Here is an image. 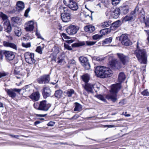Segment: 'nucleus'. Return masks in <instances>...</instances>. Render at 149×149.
<instances>
[{"label":"nucleus","mask_w":149,"mask_h":149,"mask_svg":"<svg viewBox=\"0 0 149 149\" xmlns=\"http://www.w3.org/2000/svg\"><path fill=\"white\" fill-rule=\"evenodd\" d=\"M125 78V76L123 72H121L119 73L118 78V81L119 83L112 86L110 94L106 96V98L107 99L110 100L113 102H115L117 100V93L121 87L120 83L123 81Z\"/></svg>","instance_id":"1"},{"label":"nucleus","mask_w":149,"mask_h":149,"mask_svg":"<svg viewBox=\"0 0 149 149\" xmlns=\"http://www.w3.org/2000/svg\"><path fill=\"white\" fill-rule=\"evenodd\" d=\"M95 72L98 77L102 78L111 77L113 73L112 71L109 68L101 65L96 67Z\"/></svg>","instance_id":"2"},{"label":"nucleus","mask_w":149,"mask_h":149,"mask_svg":"<svg viewBox=\"0 0 149 149\" xmlns=\"http://www.w3.org/2000/svg\"><path fill=\"white\" fill-rule=\"evenodd\" d=\"M139 41L137 42V48L138 49L135 51V54L139 62L141 64H145L147 63V56L145 49H139Z\"/></svg>","instance_id":"3"},{"label":"nucleus","mask_w":149,"mask_h":149,"mask_svg":"<svg viewBox=\"0 0 149 149\" xmlns=\"http://www.w3.org/2000/svg\"><path fill=\"white\" fill-rule=\"evenodd\" d=\"M4 55L5 60L8 62L13 60L15 58V55L13 52L10 51L1 50L0 51L1 58H3V55Z\"/></svg>","instance_id":"4"},{"label":"nucleus","mask_w":149,"mask_h":149,"mask_svg":"<svg viewBox=\"0 0 149 149\" xmlns=\"http://www.w3.org/2000/svg\"><path fill=\"white\" fill-rule=\"evenodd\" d=\"M63 3L73 10L76 11L78 9V4L73 0H63Z\"/></svg>","instance_id":"5"},{"label":"nucleus","mask_w":149,"mask_h":149,"mask_svg":"<svg viewBox=\"0 0 149 149\" xmlns=\"http://www.w3.org/2000/svg\"><path fill=\"white\" fill-rule=\"evenodd\" d=\"M34 54L33 53L26 52L24 54L25 59L26 62L28 63L33 64L36 62V60L34 58Z\"/></svg>","instance_id":"6"},{"label":"nucleus","mask_w":149,"mask_h":149,"mask_svg":"<svg viewBox=\"0 0 149 149\" xmlns=\"http://www.w3.org/2000/svg\"><path fill=\"white\" fill-rule=\"evenodd\" d=\"M119 40L123 45L126 46H129L132 44L127 35L125 34L122 35L120 37Z\"/></svg>","instance_id":"7"},{"label":"nucleus","mask_w":149,"mask_h":149,"mask_svg":"<svg viewBox=\"0 0 149 149\" xmlns=\"http://www.w3.org/2000/svg\"><path fill=\"white\" fill-rule=\"evenodd\" d=\"M95 43V42L89 41L79 42L72 44L71 46L72 47H79L84 45L86 44L87 46H92L94 45Z\"/></svg>","instance_id":"8"},{"label":"nucleus","mask_w":149,"mask_h":149,"mask_svg":"<svg viewBox=\"0 0 149 149\" xmlns=\"http://www.w3.org/2000/svg\"><path fill=\"white\" fill-rule=\"evenodd\" d=\"M24 70L20 68H16L14 71V74L17 78H21L25 75Z\"/></svg>","instance_id":"9"},{"label":"nucleus","mask_w":149,"mask_h":149,"mask_svg":"<svg viewBox=\"0 0 149 149\" xmlns=\"http://www.w3.org/2000/svg\"><path fill=\"white\" fill-rule=\"evenodd\" d=\"M109 63L110 67L114 69H119L121 67V63L117 59H112L109 61Z\"/></svg>","instance_id":"10"},{"label":"nucleus","mask_w":149,"mask_h":149,"mask_svg":"<svg viewBox=\"0 0 149 149\" xmlns=\"http://www.w3.org/2000/svg\"><path fill=\"white\" fill-rule=\"evenodd\" d=\"M21 90L22 89H21L14 88L8 89L6 91V92L9 96L11 97L12 98H14L17 95L16 92L19 94Z\"/></svg>","instance_id":"11"},{"label":"nucleus","mask_w":149,"mask_h":149,"mask_svg":"<svg viewBox=\"0 0 149 149\" xmlns=\"http://www.w3.org/2000/svg\"><path fill=\"white\" fill-rule=\"evenodd\" d=\"M79 60L85 69L88 70L90 69V65L87 58L83 56H81L79 58Z\"/></svg>","instance_id":"12"},{"label":"nucleus","mask_w":149,"mask_h":149,"mask_svg":"<svg viewBox=\"0 0 149 149\" xmlns=\"http://www.w3.org/2000/svg\"><path fill=\"white\" fill-rule=\"evenodd\" d=\"M50 80V78L49 74L43 75L38 79V82L40 84L48 83Z\"/></svg>","instance_id":"13"},{"label":"nucleus","mask_w":149,"mask_h":149,"mask_svg":"<svg viewBox=\"0 0 149 149\" xmlns=\"http://www.w3.org/2000/svg\"><path fill=\"white\" fill-rule=\"evenodd\" d=\"M77 27L74 25H70L66 29L67 32L70 35L75 34L77 32Z\"/></svg>","instance_id":"14"},{"label":"nucleus","mask_w":149,"mask_h":149,"mask_svg":"<svg viewBox=\"0 0 149 149\" xmlns=\"http://www.w3.org/2000/svg\"><path fill=\"white\" fill-rule=\"evenodd\" d=\"M39 104L40 110L47 111L51 106L50 104H47L46 100H43L40 102Z\"/></svg>","instance_id":"15"},{"label":"nucleus","mask_w":149,"mask_h":149,"mask_svg":"<svg viewBox=\"0 0 149 149\" xmlns=\"http://www.w3.org/2000/svg\"><path fill=\"white\" fill-rule=\"evenodd\" d=\"M117 55L118 57L123 65L126 64L128 62L129 59L127 56H125L121 53H118Z\"/></svg>","instance_id":"16"},{"label":"nucleus","mask_w":149,"mask_h":149,"mask_svg":"<svg viewBox=\"0 0 149 149\" xmlns=\"http://www.w3.org/2000/svg\"><path fill=\"white\" fill-rule=\"evenodd\" d=\"M33 21H30L26 23L25 25V29L26 31H33L34 26Z\"/></svg>","instance_id":"17"},{"label":"nucleus","mask_w":149,"mask_h":149,"mask_svg":"<svg viewBox=\"0 0 149 149\" xmlns=\"http://www.w3.org/2000/svg\"><path fill=\"white\" fill-rule=\"evenodd\" d=\"M3 45L5 47L12 48L16 50L17 49V47L15 43L11 42L8 41H4L3 42Z\"/></svg>","instance_id":"18"},{"label":"nucleus","mask_w":149,"mask_h":149,"mask_svg":"<svg viewBox=\"0 0 149 149\" xmlns=\"http://www.w3.org/2000/svg\"><path fill=\"white\" fill-rule=\"evenodd\" d=\"M120 9L118 8L112 9L111 11V16L113 18H117L119 17L120 14Z\"/></svg>","instance_id":"19"},{"label":"nucleus","mask_w":149,"mask_h":149,"mask_svg":"<svg viewBox=\"0 0 149 149\" xmlns=\"http://www.w3.org/2000/svg\"><path fill=\"white\" fill-rule=\"evenodd\" d=\"M94 85L93 84L86 83L85 85H83V87L84 88V89L88 93H93Z\"/></svg>","instance_id":"20"},{"label":"nucleus","mask_w":149,"mask_h":149,"mask_svg":"<svg viewBox=\"0 0 149 149\" xmlns=\"http://www.w3.org/2000/svg\"><path fill=\"white\" fill-rule=\"evenodd\" d=\"M51 94V91L49 87H46L44 88L42 94L44 98L50 96Z\"/></svg>","instance_id":"21"},{"label":"nucleus","mask_w":149,"mask_h":149,"mask_svg":"<svg viewBox=\"0 0 149 149\" xmlns=\"http://www.w3.org/2000/svg\"><path fill=\"white\" fill-rule=\"evenodd\" d=\"M61 18L62 21L64 22H68L70 20L71 15L69 13H65L61 15Z\"/></svg>","instance_id":"22"},{"label":"nucleus","mask_w":149,"mask_h":149,"mask_svg":"<svg viewBox=\"0 0 149 149\" xmlns=\"http://www.w3.org/2000/svg\"><path fill=\"white\" fill-rule=\"evenodd\" d=\"M40 96V93L37 91L32 93L29 97L33 101H36L39 100Z\"/></svg>","instance_id":"23"},{"label":"nucleus","mask_w":149,"mask_h":149,"mask_svg":"<svg viewBox=\"0 0 149 149\" xmlns=\"http://www.w3.org/2000/svg\"><path fill=\"white\" fill-rule=\"evenodd\" d=\"M25 7L24 3L22 1H18L17 3L16 7L17 11L19 12L23 10Z\"/></svg>","instance_id":"24"},{"label":"nucleus","mask_w":149,"mask_h":149,"mask_svg":"<svg viewBox=\"0 0 149 149\" xmlns=\"http://www.w3.org/2000/svg\"><path fill=\"white\" fill-rule=\"evenodd\" d=\"M4 26L5 28V31L9 33L11 32L12 29L8 21H6L4 23Z\"/></svg>","instance_id":"25"},{"label":"nucleus","mask_w":149,"mask_h":149,"mask_svg":"<svg viewBox=\"0 0 149 149\" xmlns=\"http://www.w3.org/2000/svg\"><path fill=\"white\" fill-rule=\"evenodd\" d=\"M84 29L86 32L88 33H92L94 31L95 28L94 26L89 25L85 26Z\"/></svg>","instance_id":"26"},{"label":"nucleus","mask_w":149,"mask_h":149,"mask_svg":"<svg viewBox=\"0 0 149 149\" xmlns=\"http://www.w3.org/2000/svg\"><path fill=\"white\" fill-rule=\"evenodd\" d=\"M121 24V22L120 20H118L113 23L111 27V30L115 29V28L119 27Z\"/></svg>","instance_id":"27"},{"label":"nucleus","mask_w":149,"mask_h":149,"mask_svg":"<svg viewBox=\"0 0 149 149\" xmlns=\"http://www.w3.org/2000/svg\"><path fill=\"white\" fill-rule=\"evenodd\" d=\"M65 55L63 53H61L58 56L57 58V63L58 64H61L62 63L64 62Z\"/></svg>","instance_id":"28"},{"label":"nucleus","mask_w":149,"mask_h":149,"mask_svg":"<svg viewBox=\"0 0 149 149\" xmlns=\"http://www.w3.org/2000/svg\"><path fill=\"white\" fill-rule=\"evenodd\" d=\"M120 8L121 12L124 14H127L129 11V7L127 5L122 6Z\"/></svg>","instance_id":"29"},{"label":"nucleus","mask_w":149,"mask_h":149,"mask_svg":"<svg viewBox=\"0 0 149 149\" xmlns=\"http://www.w3.org/2000/svg\"><path fill=\"white\" fill-rule=\"evenodd\" d=\"M14 32L16 36H19L22 34L21 29L19 27H15L14 29Z\"/></svg>","instance_id":"30"},{"label":"nucleus","mask_w":149,"mask_h":149,"mask_svg":"<svg viewBox=\"0 0 149 149\" xmlns=\"http://www.w3.org/2000/svg\"><path fill=\"white\" fill-rule=\"evenodd\" d=\"M133 15L131 13L130 15H126L123 18V21L126 22L132 20L133 19Z\"/></svg>","instance_id":"31"},{"label":"nucleus","mask_w":149,"mask_h":149,"mask_svg":"<svg viewBox=\"0 0 149 149\" xmlns=\"http://www.w3.org/2000/svg\"><path fill=\"white\" fill-rule=\"evenodd\" d=\"M81 78L82 80L85 84L88 83L90 79L89 76L88 74H85L81 76Z\"/></svg>","instance_id":"32"},{"label":"nucleus","mask_w":149,"mask_h":149,"mask_svg":"<svg viewBox=\"0 0 149 149\" xmlns=\"http://www.w3.org/2000/svg\"><path fill=\"white\" fill-rule=\"evenodd\" d=\"M112 38L111 37L106 38L102 41V44L103 45H109L112 42Z\"/></svg>","instance_id":"33"},{"label":"nucleus","mask_w":149,"mask_h":149,"mask_svg":"<svg viewBox=\"0 0 149 149\" xmlns=\"http://www.w3.org/2000/svg\"><path fill=\"white\" fill-rule=\"evenodd\" d=\"M82 110V106L78 103H75V107L74 109V111H80Z\"/></svg>","instance_id":"34"},{"label":"nucleus","mask_w":149,"mask_h":149,"mask_svg":"<svg viewBox=\"0 0 149 149\" xmlns=\"http://www.w3.org/2000/svg\"><path fill=\"white\" fill-rule=\"evenodd\" d=\"M63 94V92L61 90H58L56 91L55 93V97L58 98H60L62 96Z\"/></svg>","instance_id":"35"},{"label":"nucleus","mask_w":149,"mask_h":149,"mask_svg":"<svg viewBox=\"0 0 149 149\" xmlns=\"http://www.w3.org/2000/svg\"><path fill=\"white\" fill-rule=\"evenodd\" d=\"M25 93L26 94L30 95L32 91L31 88L29 86H27L25 88Z\"/></svg>","instance_id":"36"},{"label":"nucleus","mask_w":149,"mask_h":149,"mask_svg":"<svg viewBox=\"0 0 149 149\" xmlns=\"http://www.w3.org/2000/svg\"><path fill=\"white\" fill-rule=\"evenodd\" d=\"M111 29L109 28H106L101 30L100 31V33L101 34L105 35L109 33L111 31Z\"/></svg>","instance_id":"37"},{"label":"nucleus","mask_w":149,"mask_h":149,"mask_svg":"<svg viewBox=\"0 0 149 149\" xmlns=\"http://www.w3.org/2000/svg\"><path fill=\"white\" fill-rule=\"evenodd\" d=\"M11 20L12 22L17 24L20 23L21 21V19L18 17H12L11 18Z\"/></svg>","instance_id":"38"},{"label":"nucleus","mask_w":149,"mask_h":149,"mask_svg":"<svg viewBox=\"0 0 149 149\" xmlns=\"http://www.w3.org/2000/svg\"><path fill=\"white\" fill-rule=\"evenodd\" d=\"M74 93V91L72 89H68L67 90L66 94L68 97H71L72 94Z\"/></svg>","instance_id":"39"},{"label":"nucleus","mask_w":149,"mask_h":149,"mask_svg":"<svg viewBox=\"0 0 149 149\" xmlns=\"http://www.w3.org/2000/svg\"><path fill=\"white\" fill-rule=\"evenodd\" d=\"M93 59L95 60H96L99 62L103 61L104 59L103 58L96 56L94 57L93 58Z\"/></svg>","instance_id":"40"},{"label":"nucleus","mask_w":149,"mask_h":149,"mask_svg":"<svg viewBox=\"0 0 149 149\" xmlns=\"http://www.w3.org/2000/svg\"><path fill=\"white\" fill-rule=\"evenodd\" d=\"M102 35L96 34L93 36V38L94 40H96L100 39L102 37Z\"/></svg>","instance_id":"41"},{"label":"nucleus","mask_w":149,"mask_h":149,"mask_svg":"<svg viewBox=\"0 0 149 149\" xmlns=\"http://www.w3.org/2000/svg\"><path fill=\"white\" fill-rule=\"evenodd\" d=\"M110 25V23L107 21H105L102 23V26L103 27H108Z\"/></svg>","instance_id":"42"},{"label":"nucleus","mask_w":149,"mask_h":149,"mask_svg":"<svg viewBox=\"0 0 149 149\" xmlns=\"http://www.w3.org/2000/svg\"><path fill=\"white\" fill-rule=\"evenodd\" d=\"M0 16L3 20H6L8 18L7 16L2 13H0Z\"/></svg>","instance_id":"43"},{"label":"nucleus","mask_w":149,"mask_h":149,"mask_svg":"<svg viewBox=\"0 0 149 149\" xmlns=\"http://www.w3.org/2000/svg\"><path fill=\"white\" fill-rule=\"evenodd\" d=\"M97 98L99 99H100L102 100V101L105 102L106 101L104 97L102 95H99L97 96Z\"/></svg>","instance_id":"44"},{"label":"nucleus","mask_w":149,"mask_h":149,"mask_svg":"<svg viewBox=\"0 0 149 149\" xmlns=\"http://www.w3.org/2000/svg\"><path fill=\"white\" fill-rule=\"evenodd\" d=\"M144 22L146 25V26L147 28H149V19L146 18L144 20Z\"/></svg>","instance_id":"45"},{"label":"nucleus","mask_w":149,"mask_h":149,"mask_svg":"<svg viewBox=\"0 0 149 149\" xmlns=\"http://www.w3.org/2000/svg\"><path fill=\"white\" fill-rule=\"evenodd\" d=\"M119 2V0H112V3L113 5L116 6L118 4Z\"/></svg>","instance_id":"46"},{"label":"nucleus","mask_w":149,"mask_h":149,"mask_svg":"<svg viewBox=\"0 0 149 149\" xmlns=\"http://www.w3.org/2000/svg\"><path fill=\"white\" fill-rule=\"evenodd\" d=\"M22 45L23 47L26 48L29 47H31V43L30 42L26 43H22Z\"/></svg>","instance_id":"47"},{"label":"nucleus","mask_w":149,"mask_h":149,"mask_svg":"<svg viewBox=\"0 0 149 149\" xmlns=\"http://www.w3.org/2000/svg\"><path fill=\"white\" fill-rule=\"evenodd\" d=\"M141 93L142 95L144 96H148L149 95V93L146 90L142 91Z\"/></svg>","instance_id":"48"},{"label":"nucleus","mask_w":149,"mask_h":149,"mask_svg":"<svg viewBox=\"0 0 149 149\" xmlns=\"http://www.w3.org/2000/svg\"><path fill=\"white\" fill-rule=\"evenodd\" d=\"M30 10V8H29L26 9L25 12V13L24 14V16L26 17H28V13L29 12Z\"/></svg>","instance_id":"49"},{"label":"nucleus","mask_w":149,"mask_h":149,"mask_svg":"<svg viewBox=\"0 0 149 149\" xmlns=\"http://www.w3.org/2000/svg\"><path fill=\"white\" fill-rule=\"evenodd\" d=\"M30 10V8H29L26 9L25 12V13L24 14V16L26 17H28V13L29 12Z\"/></svg>","instance_id":"50"},{"label":"nucleus","mask_w":149,"mask_h":149,"mask_svg":"<svg viewBox=\"0 0 149 149\" xmlns=\"http://www.w3.org/2000/svg\"><path fill=\"white\" fill-rule=\"evenodd\" d=\"M36 51L40 54L42 53V51L41 47L40 46L38 47L36 50Z\"/></svg>","instance_id":"51"},{"label":"nucleus","mask_w":149,"mask_h":149,"mask_svg":"<svg viewBox=\"0 0 149 149\" xmlns=\"http://www.w3.org/2000/svg\"><path fill=\"white\" fill-rule=\"evenodd\" d=\"M7 75V74L5 72H0V78L6 76Z\"/></svg>","instance_id":"52"},{"label":"nucleus","mask_w":149,"mask_h":149,"mask_svg":"<svg viewBox=\"0 0 149 149\" xmlns=\"http://www.w3.org/2000/svg\"><path fill=\"white\" fill-rule=\"evenodd\" d=\"M33 106L35 109L40 110V104H38V103H34Z\"/></svg>","instance_id":"53"},{"label":"nucleus","mask_w":149,"mask_h":149,"mask_svg":"<svg viewBox=\"0 0 149 149\" xmlns=\"http://www.w3.org/2000/svg\"><path fill=\"white\" fill-rule=\"evenodd\" d=\"M61 36L62 38H63L66 39H68L70 38L69 36H67L64 33H62Z\"/></svg>","instance_id":"54"},{"label":"nucleus","mask_w":149,"mask_h":149,"mask_svg":"<svg viewBox=\"0 0 149 149\" xmlns=\"http://www.w3.org/2000/svg\"><path fill=\"white\" fill-rule=\"evenodd\" d=\"M64 47L66 49L68 50H71L72 49L71 47L69 46L68 44H65Z\"/></svg>","instance_id":"55"},{"label":"nucleus","mask_w":149,"mask_h":149,"mask_svg":"<svg viewBox=\"0 0 149 149\" xmlns=\"http://www.w3.org/2000/svg\"><path fill=\"white\" fill-rule=\"evenodd\" d=\"M55 124V122L53 121H50L47 124V125L48 126H53Z\"/></svg>","instance_id":"56"},{"label":"nucleus","mask_w":149,"mask_h":149,"mask_svg":"<svg viewBox=\"0 0 149 149\" xmlns=\"http://www.w3.org/2000/svg\"><path fill=\"white\" fill-rule=\"evenodd\" d=\"M36 35L38 36V38H41L42 40H44V39L41 36L40 34V33H38L37 31L36 32Z\"/></svg>","instance_id":"57"},{"label":"nucleus","mask_w":149,"mask_h":149,"mask_svg":"<svg viewBox=\"0 0 149 149\" xmlns=\"http://www.w3.org/2000/svg\"><path fill=\"white\" fill-rule=\"evenodd\" d=\"M60 8L63 9L65 13H66L67 11H68V8L66 7H60Z\"/></svg>","instance_id":"58"},{"label":"nucleus","mask_w":149,"mask_h":149,"mask_svg":"<svg viewBox=\"0 0 149 149\" xmlns=\"http://www.w3.org/2000/svg\"><path fill=\"white\" fill-rule=\"evenodd\" d=\"M139 10V8L138 6H136L135 9L134 11L133 12H132V14H134L136 12L138 11Z\"/></svg>","instance_id":"59"},{"label":"nucleus","mask_w":149,"mask_h":149,"mask_svg":"<svg viewBox=\"0 0 149 149\" xmlns=\"http://www.w3.org/2000/svg\"><path fill=\"white\" fill-rule=\"evenodd\" d=\"M54 52L55 54L56 55L59 52V50L58 48H56L54 50Z\"/></svg>","instance_id":"60"},{"label":"nucleus","mask_w":149,"mask_h":149,"mask_svg":"<svg viewBox=\"0 0 149 149\" xmlns=\"http://www.w3.org/2000/svg\"><path fill=\"white\" fill-rule=\"evenodd\" d=\"M79 117V116L78 115L76 114L73 116L72 119H76Z\"/></svg>","instance_id":"61"},{"label":"nucleus","mask_w":149,"mask_h":149,"mask_svg":"<svg viewBox=\"0 0 149 149\" xmlns=\"http://www.w3.org/2000/svg\"><path fill=\"white\" fill-rule=\"evenodd\" d=\"M9 135L10 136L12 137L15 138H18V137L19 136L18 135H15L12 134H10Z\"/></svg>","instance_id":"62"},{"label":"nucleus","mask_w":149,"mask_h":149,"mask_svg":"<svg viewBox=\"0 0 149 149\" xmlns=\"http://www.w3.org/2000/svg\"><path fill=\"white\" fill-rule=\"evenodd\" d=\"M84 17L85 18H90V16L88 14H84Z\"/></svg>","instance_id":"63"},{"label":"nucleus","mask_w":149,"mask_h":149,"mask_svg":"<svg viewBox=\"0 0 149 149\" xmlns=\"http://www.w3.org/2000/svg\"><path fill=\"white\" fill-rule=\"evenodd\" d=\"M70 63L74 64L75 63V61L74 60H72L70 61Z\"/></svg>","instance_id":"64"}]
</instances>
